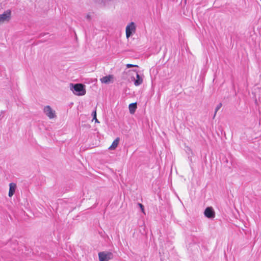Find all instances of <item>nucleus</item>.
<instances>
[{
  "mask_svg": "<svg viewBox=\"0 0 261 261\" xmlns=\"http://www.w3.org/2000/svg\"><path fill=\"white\" fill-rule=\"evenodd\" d=\"M70 90L73 93L78 96H83L86 94L85 86L82 84H70Z\"/></svg>",
  "mask_w": 261,
  "mask_h": 261,
  "instance_id": "nucleus-1",
  "label": "nucleus"
},
{
  "mask_svg": "<svg viewBox=\"0 0 261 261\" xmlns=\"http://www.w3.org/2000/svg\"><path fill=\"white\" fill-rule=\"evenodd\" d=\"M134 72L136 73V79L133 75L131 77V80L134 82V84L136 86H139L143 83L144 79L143 75H140L139 74L138 72L136 70H129L126 73L129 74H133Z\"/></svg>",
  "mask_w": 261,
  "mask_h": 261,
  "instance_id": "nucleus-2",
  "label": "nucleus"
},
{
  "mask_svg": "<svg viewBox=\"0 0 261 261\" xmlns=\"http://www.w3.org/2000/svg\"><path fill=\"white\" fill-rule=\"evenodd\" d=\"M136 30V25L134 22L129 23L126 27V37L128 39L133 34L135 33Z\"/></svg>",
  "mask_w": 261,
  "mask_h": 261,
  "instance_id": "nucleus-3",
  "label": "nucleus"
},
{
  "mask_svg": "<svg viewBox=\"0 0 261 261\" xmlns=\"http://www.w3.org/2000/svg\"><path fill=\"white\" fill-rule=\"evenodd\" d=\"M99 261H109L113 257L112 253L110 252L103 251L98 253Z\"/></svg>",
  "mask_w": 261,
  "mask_h": 261,
  "instance_id": "nucleus-4",
  "label": "nucleus"
},
{
  "mask_svg": "<svg viewBox=\"0 0 261 261\" xmlns=\"http://www.w3.org/2000/svg\"><path fill=\"white\" fill-rule=\"evenodd\" d=\"M43 112L50 119L55 118L56 116L55 111L53 110L49 106L44 107Z\"/></svg>",
  "mask_w": 261,
  "mask_h": 261,
  "instance_id": "nucleus-5",
  "label": "nucleus"
},
{
  "mask_svg": "<svg viewBox=\"0 0 261 261\" xmlns=\"http://www.w3.org/2000/svg\"><path fill=\"white\" fill-rule=\"evenodd\" d=\"M204 216L209 219H213L215 217V213L212 207H207L204 211Z\"/></svg>",
  "mask_w": 261,
  "mask_h": 261,
  "instance_id": "nucleus-6",
  "label": "nucleus"
},
{
  "mask_svg": "<svg viewBox=\"0 0 261 261\" xmlns=\"http://www.w3.org/2000/svg\"><path fill=\"white\" fill-rule=\"evenodd\" d=\"M11 16L10 10L5 11L3 14H0V23L8 20Z\"/></svg>",
  "mask_w": 261,
  "mask_h": 261,
  "instance_id": "nucleus-7",
  "label": "nucleus"
},
{
  "mask_svg": "<svg viewBox=\"0 0 261 261\" xmlns=\"http://www.w3.org/2000/svg\"><path fill=\"white\" fill-rule=\"evenodd\" d=\"M113 78L114 76L113 75H109L108 76L102 77L100 79V81L102 83L109 84V83L113 82Z\"/></svg>",
  "mask_w": 261,
  "mask_h": 261,
  "instance_id": "nucleus-8",
  "label": "nucleus"
},
{
  "mask_svg": "<svg viewBox=\"0 0 261 261\" xmlns=\"http://www.w3.org/2000/svg\"><path fill=\"white\" fill-rule=\"evenodd\" d=\"M16 188V185L15 183L11 182L9 184V196L12 197L15 193Z\"/></svg>",
  "mask_w": 261,
  "mask_h": 261,
  "instance_id": "nucleus-9",
  "label": "nucleus"
},
{
  "mask_svg": "<svg viewBox=\"0 0 261 261\" xmlns=\"http://www.w3.org/2000/svg\"><path fill=\"white\" fill-rule=\"evenodd\" d=\"M119 141V138H117L112 143V145L110 146L109 149L110 150L115 149L118 146Z\"/></svg>",
  "mask_w": 261,
  "mask_h": 261,
  "instance_id": "nucleus-10",
  "label": "nucleus"
},
{
  "mask_svg": "<svg viewBox=\"0 0 261 261\" xmlns=\"http://www.w3.org/2000/svg\"><path fill=\"white\" fill-rule=\"evenodd\" d=\"M128 108L130 113L132 114H134L137 109L136 103H132L129 104Z\"/></svg>",
  "mask_w": 261,
  "mask_h": 261,
  "instance_id": "nucleus-11",
  "label": "nucleus"
},
{
  "mask_svg": "<svg viewBox=\"0 0 261 261\" xmlns=\"http://www.w3.org/2000/svg\"><path fill=\"white\" fill-rule=\"evenodd\" d=\"M92 115L93 116V120H95V122H99L97 119L96 118V111L95 110L92 113Z\"/></svg>",
  "mask_w": 261,
  "mask_h": 261,
  "instance_id": "nucleus-12",
  "label": "nucleus"
},
{
  "mask_svg": "<svg viewBox=\"0 0 261 261\" xmlns=\"http://www.w3.org/2000/svg\"><path fill=\"white\" fill-rule=\"evenodd\" d=\"M221 107H222L221 103H220L217 105V106L216 107V108L215 109V112L214 117H215L217 112L221 108Z\"/></svg>",
  "mask_w": 261,
  "mask_h": 261,
  "instance_id": "nucleus-13",
  "label": "nucleus"
},
{
  "mask_svg": "<svg viewBox=\"0 0 261 261\" xmlns=\"http://www.w3.org/2000/svg\"><path fill=\"white\" fill-rule=\"evenodd\" d=\"M139 206L140 207L141 210V211L144 213V206L141 203H138V204Z\"/></svg>",
  "mask_w": 261,
  "mask_h": 261,
  "instance_id": "nucleus-14",
  "label": "nucleus"
},
{
  "mask_svg": "<svg viewBox=\"0 0 261 261\" xmlns=\"http://www.w3.org/2000/svg\"><path fill=\"white\" fill-rule=\"evenodd\" d=\"M127 68H130V67H138V65H133V64H127L126 65Z\"/></svg>",
  "mask_w": 261,
  "mask_h": 261,
  "instance_id": "nucleus-15",
  "label": "nucleus"
},
{
  "mask_svg": "<svg viewBox=\"0 0 261 261\" xmlns=\"http://www.w3.org/2000/svg\"><path fill=\"white\" fill-rule=\"evenodd\" d=\"M86 18L88 20H90L91 19V15L88 14L86 15Z\"/></svg>",
  "mask_w": 261,
  "mask_h": 261,
  "instance_id": "nucleus-16",
  "label": "nucleus"
}]
</instances>
